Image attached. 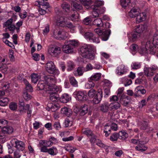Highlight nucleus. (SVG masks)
<instances>
[{
	"mask_svg": "<svg viewBox=\"0 0 158 158\" xmlns=\"http://www.w3.org/2000/svg\"><path fill=\"white\" fill-rule=\"evenodd\" d=\"M158 48V35L155 34L152 39H148L146 42H142L139 50V53L142 55H145L148 53L154 54L155 48Z\"/></svg>",
	"mask_w": 158,
	"mask_h": 158,
	"instance_id": "nucleus-1",
	"label": "nucleus"
},
{
	"mask_svg": "<svg viewBox=\"0 0 158 158\" xmlns=\"http://www.w3.org/2000/svg\"><path fill=\"white\" fill-rule=\"evenodd\" d=\"M37 87L40 90H44L47 92H49V91L51 89L54 91H58L59 90V88L57 86L54 85L51 86L49 84H47L45 82V79L44 80L39 81L37 85Z\"/></svg>",
	"mask_w": 158,
	"mask_h": 158,
	"instance_id": "nucleus-2",
	"label": "nucleus"
},
{
	"mask_svg": "<svg viewBox=\"0 0 158 158\" xmlns=\"http://www.w3.org/2000/svg\"><path fill=\"white\" fill-rule=\"evenodd\" d=\"M41 152L47 153L51 156H55L58 153V150L56 147L52 146L47 148L46 147H41L40 148Z\"/></svg>",
	"mask_w": 158,
	"mask_h": 158,
	"instance_id": "nucleus-3",
	"label": "nucleus"
},
{
	"mask_svg": "<svg viewBox=\"0 0 158 158\" xmlns=\"http://www.w3.org/2000/svg\"><path fill=\"white\" fill-rule=\"evenodd\" d=\"M94 31L99 36H101V39L103 41H106L108 39L109 35L111 32L110 30L109 29L102 32V31L98 28L95 29Z\"/></svg>",
	"mask_w": 158,
	"mask_h": 158,
	"instance_id": "nucleus-4",
	"label": "nucleus"
},
{
	"mask_svg": "<svg viewBox=\"0 0 158 158\" xmlns=\"http://www.w3.org/2000/svg\"><path fill=\"white\" fill-rule=\"evenodd\" d=\"M45 67L47 71L50 73H56V75L59 73V71L56 70L54 64L52 61L48 62L46 64Z\"/></svg>",
	"mask_w": 158,
	"mask_h": 158,
	"instance_id": "nucleus-5",
	"label": "nucleus"
},
{
	"mask_svg": "<svg viewBox=\"0 0 158 158\" xmlns=\"http://www.w3.org/2000/svg\"><path fill=\"white\" fill-rule=\"evenodd\" d=\"M11 143L13 144V146L19 150L22 151L25 148V144L23 141H19L16 139H14L11 140Z\"/></svg>",
	"mask_w": 158,
	"mask_h": 158,
	"instance_id": "nucleus-6",
	"label": "nucleus"
},
{
	"mask_svg": "<svg viewBox=\"0 0 158 158\" xmlns=\"http://www.w3.org/2000/svg\"><path fill=\"white\" fill-rule=\"evenodd\" d=\"M48 52L52 56L56 57L61 53V49L58 46L51 47L49 48Z\"/></svg>",
	"mask_w": 158,
	"mask_h": 158,
	"instance_id": "nucleus-7",
	"label": "nucleus"
},
{
	"mask_svg": "<svg viewBox=\"0 0 158 158\" xmlns=\"http://www.w3.org/2000/svg\"><path fill=\"white\" fill-rule=\"evenodd\" d=\"M84 35L85 39L89 40L90 41L96 43H98L100 42L98 38L94 37L93 34L91 32H85Z\"/></svg>",
	"mask_w": 158,
	"mask_h": 158,
	"instance_id": "nucleus-8",
	"label": "nucleus"
},
{
	"mask_svg": "<svg viewBox=\"0 0 158 158\" xmlns=\"http://www.w3.org/2000/svg\"><path fill=\"white\" fill-rule=\"evenodd\" d=\"M93 48L90 45L84 44L80 48V52L81 55L82 56L84 54H86L88 52H91Z\"/></svg>",
	"mask_w": 158,
	"mask_h": 158,
	"instance_id": "nucleus-9",
	"label": "nucleus"
},
{
	"mask_svg": "<svg viewBox=\"0 0 158 158\" xmlns=\"http://www.w3.org/2000/svg\"><path fill=\"white\" fill-rule=\"evenodd\" d=\"M57 23L61 27H70L72 26L71 23L67 22L66 21V19L64 17H61L58 18L57 20Z\"/></svg>",
	"mask_w": 158,
	"mask_h": 158,
	"instance_id": "nucleus-10",
	"label": "nucleus"
},
{
	"mask_svg": "<svg viewBox=\"0 0 158 158\" xmlns=\"http://www.w3.org/2000/svg\"><path fill=\"white\" fill-rule=\"evenodd\" d=\"M58 91H54L51 89L49 92H47L50 94L49 96L50 99L52 102H57L59 99V95L56 94V92Z\"/></svg>",
	"mask_w": 158,
	"mask_h": 158,
	"instance_id": "nucleus-11",
	"label": "nucleus"
},
{
	"mask_svg": "<svg viewBox=\"0 0 158 158\" xmlns=\"http://www.w3.org/2000/svg\"><path fill=\"white\" fill-rule=\"evenodd\" d=\"M44 79H45V82L47 84H49V85L51 86H53L54 85L56 86L55 85V84L56 82V80L54 76H45Z\"/></svg>",
	"mask_w": 158,
	"mask_h": 158,
	"instance_id": "nucleus-12",
	"label": "nucleus"
},
{
	"mask_svg": "<svg viewBox=\"0 0 158 158\" xmlns=\"http://www.w3.org/2000/svg\"><path fill=\"white\" fill-rule=\"evenodd\" d=\"M62 50L64 53L66 54L72 53L74 51L73 47L67 41L66 42V44L63 46Z\"/></svg>",
	"mask_w": 158,
	"mask_h": 158,
	"instance_id": "nucleus-13",
	"label": "nucleus"
},
{
	"mask_svg": "<svg viewBox=\"0 0 158 158\" xmlns=\"http://www.w3.org/2000/svg\"><path fill=\"white\" fill-rule=\"evenodd\" d=\"M140 12V10L138 7L132 8L128 13L130 17L134 18L136 17Z\"/></svg>",
	"mask_w": 158,
	"mask_h": 158,
	"instance_id": "nucleus-14",
	"label": "nucleus"
},
{
	"mask_svg": "<svg viewBox=\"0 0 158 158\" xmlns=\"http://www.w3.org/2000/svg\"><path fill=\"white\" fill-rule=\"evenodd\" d=\"M102 97V92L100 89H98L97 94L93 100L94 103L97 104L101 101Z\"/></svg>",
	"mask_w": 158,
	"mask_h": 158,
	"instance_id": "nucleus-15",
	"label": "nucleus"
},
{
	"mask_svg": "<svg viewBox=\"0 0 158 158\" xmlns=\"http://www.w3.org/2000/svg\"><path fill=\"white\" fill-rule=\"evenodd\" d=\"M146 92V90L141 86L137 87L134 90V95L135 97L140 96V94H144Z\"/></svg>",
	"mask_w": 158,
	"mask_h": 158,
	"instance_id": "nucleus-16",
	"label": "nucleus"
},
{
	"mask_svg": "<svg viewBox=\"0 0 158 158\" xmlns=\"http://www.w3.org/2000/svg\"><path fill=\"white\" fill-rule=\"evenodd\" d=\"M131 98L127 96L122 94L120 98V100L122 104L125 106H128L130 102Z\"/></svg>",
	"mask_w": 158,
	"mask_h": 158,
	"instance_id": "nucleus-17",
	"label": "nucleus"
},
{
	"mask_svg": "<svg viewBox=\"0 0 158 158\" xmlns=\"http://www.w3.org/2000/svg\"><path fill=\"white\" fill-rule=\"evenodd\" d=\"M128 41L130 42H134L136 41L140 37V35L135 31L133 33L127 35Z\"/></svg>",
	"mask_w": 158,
	"mask_h": 158,
	"instance_id": "nucleus-18",
	"label": "nucleus"
},
{
	"mask_svg": "<svg viewBox=\"0 0 158 158\" xmlns=\"http://www.w3.org/2000/svg\"><path fill=\"white\" fill-rule=\"evenodd\" d=\"M127 72V68L123 64L119 66L117 68L116 73L117 74L122 75L125 73Z\"/></svg>",
	"mask_w": 158,
	"mask_h": 158,
	"instance_id": "nucleus-19",
	"label": "nucleus"
},
{
	"mask_svg": "<svg viewBox=\"0 0 158 158\" xmlns=\"http://www.w3.org/2000/svg\"><path fill=\"white\" fill-rule=\"evenodd\" d=\"M147 28L148 26L145 24L138 25L135 28V31L140 35V34L143 31H147Z\"/></svg>",
	"mask_w": 158,
	"mask_h": 158,
	"instance_id": "nucleus-20",
	"label": "nucleus"
},
{
	"mask_svg": "<svg viewBox=\"0 0 158 158\" xmlns=\"http://www.w3.org/2000/svg\"><path fill=\"white\" fill-rule=\"evenodd\" d=\"M80 1L86 9H92L91 5L93 2L91 0H80Z\"/></svg>",
	"mask_w": 158,
	"mask_h": 158,
	"instance_id": "nucleus-21",
	"label": "nucleus"
},
{
	"mask_svg": "<svg viewBox=\"0 0 158 158\" xmlns=\"http://www.w3.org/2000/svg\"><path fill=\"white\" fill-rule=\"evenodd\" d=\"M142 141H139L138 145L136 146L135 148L136 150L141 152H144L147 149V148L144 145V143H143Z\"/></svg>",
	"mask_w": 158,
	"mask_h": 158,
	"instance_id": "nucleus-22",
	"label": "nucleus"
},
{
	"mask_svg": "<svg viewBox=\"0 0 158 158\" xmlns=\"http://www.w3.org/2000/svg\"><path fill=\"white\" fill-rule=\"evenodd\" d=\"M147 16V12L144 11L141 13L139 12L137 16V19L139 20V22L144 21L146 19Z\"/></svg>",
	"mask_w": 158,
	"mask_h": 158,
	"instance_id": "nucleus-23",
	"label": "nucleus"
},
{
	"mask_svg": "<svg viewBox=\"0 0 158 158\" xmlns=\"http://www.w3.org/2000/svg\"><path fill=\"white\" fill-rule=\"evenodd\" d=\"M71 99V97L69 94H63L60 98V101L63 103H66L68 102Z\"/></svg>",
	"mask_w": 158,
	"mask_h": 158,
	"instance_id": "nucleus-24",
	"label": "nucleus"
},
{
	"mask_svg": "<svg viewBox=\"0 0 158 158\" xmlns=\"http://www.w3.org/2000/svg\"><path fill=\"white\" fill-rule=\"evenodd\" d=\"M109 110H114L120 108L121 105L120 103L117 102L111 103L109 104Z\"/></svg>",
	"mask_w": 158,
	"mask_h": 158,
	"instance_id": "nucleus-25",
	"label": "nucleus"
},
{
	"mask_svg": "<svg viewBox=\"0 0 158 158\" xmlns=\"http://www.w3.org/2000/svg\"><path fill=\"white\" fill-rule=\"evenodd\" d=\"M109 104L108 102H105L101 104L100 110L103 112H107L109 109Z\"/></svg>",
	"mask_w": 158,
	"mask_h": 158,
	"instance_id": "nucleus-26",
	"label": "nucleus"
},
{
	"mask_svg": "<svg viewBox=\"0 0 158 158\" xmlns=\"http://www.w3.org/2000/svg\"><path fill=\"white\" fill-rule=\"evenodd\" d=\"M61 112L63 114L69 117L72 114V111L70 109L64 107L61 109Z\"/></svg>",
	"mask_w": 158,
	"mask_h": 158,
	"instance_id": "nucleus-27",
	"label": "nucleus"
},
{
	"mask_svg": "<svg viewBox=\"0 0 158 158\" xmlns=\"http://www.w3.org/2000/svg\"><path fill=\"white\" fill-rule=\"evenodd\" d=\"M31 82L34 84H36L40 77V75L38 73H32L31 75Z\"/></svg>",
	"mask_w": 158,
	"mask_h": 158,
	"instance_id": "nucleus-28",
	"label": "nucleus"
},
{
	"mask_svg": "<svg viewBox=\"0 0 158 158\" xmlns=\"http://www.w3.org/2000/svg\"><path fill=\"white\" fill-rule=\"evenodd\" d=\"M13 131V128L10 126H6L3 127L2 129V132L5 133H6L8 134L11 133Z\"/></svg>",
	"mask_w": 158,
	"mask_h": 158,
	"instance_id": "nucleus-29",
	"label": "nucleus"
},
{
	"mask_svg": "<svg viewBox=\"0 0 158 158\" xmlns=\"http://www.w3.org/2000/svg\"><path fill=\"white\" fill-rule=\"evenodd\" d=\"M88 106L86 104L81 106L80 109V115H83L86 114L88 112Z\"/></svg>",
	"mask_w": 158,
	"mask_h": 158,
	"instance_id": "nucleus-30",
	"label": "nucleus"
},
{
	"mask_svg": "<svg viewBox=\"0 0 158 158\" xmlns=\"http://www.w3.org/2000/svg\"><path fill=\"white\" fill-rule=\"evenodd\" d=\"M10 101V99L6 97L0 99V106H6Z\"/></svg>",
	"mask_w": 158,
	"mask_h": 158,
	"instance_id": "nucleus-31",
	"label": "nucleus"
},
{
	"mask_svg": "<svg viewBox=\"0 0 158 158\" xmlns=\"http://www.w3.org/2000/svg\"><path fill=\"white\" fill-rule=\"evenodd\" d=\"M119 138L122 140L126 139L128 137V134L124 130H122L118 134Z\"/></svg>",
	"mask_w": 158,
	"mask_h": 158,
	"instance_id": "nucleus-32",
	"label": "nucleus"
},
{
	"mask_svg": "<svg viewBox=\"0 0 158 158\" xmlns=\"http://www.w3.org/2000/svg\"><path fill=\"white\" fill-rule=\"evenodd\" d=\"M141 47V46L140 47ZM138 45L135 44H132L130 47V49L131 52L133 55H135L138 51L139 52V50H138Z\"/></svg>",
	"mask_w": 158,
	"mask_h": 158,
	"instance_id": "nucleus-33",
	"label": "nucleus"
},
{
	"mask_svg": "<svg viewBox=\"0 0 158 158\" xmlns=\"http://www.w3.org/2000/svg\"><path fill=\"white\" fill-rule=\"evenodd\" d=\"M86 70L83 67H80V76L82 75L83 73L92 69V66L90 64H88L86 66Z\"/></svg>",
	"mask_w": 158,
	"mask_h": 158,
	"instance_id": "nucleus-34",
	"label": "nucleus"
},
{
	"mask_svg": "<svg viewBox=\"0 0 158 158\" xmlns=\"http://www.w3.org/2000/svg\"><path fill=\"white\" fill-rule=\"evenodd\" d=\"M40 144L41 145L43 146L42 147H46V148L52 146L49 139L48 140H41L40 142Z\"/></svg>",
	"mask_w": 158,
	"mask_h": 158,
	"instance_id": "nucleus-35",
	"label": "nucleus"
},
{
	"mask_svg": "<svg viewBox=\"0 0 158 158\" xmlns=\"http://www.w3.org/2000/svg\"><path fill=\"white\" fill-rule=\"evenodd\" d=\"M93 24L98 27H101L103 25V23L102 19L100 18L95 19L93 22Z\"/></svg>",
	"mask_w": 158,
	"mask_h": 158,
	"instance_id": "nucleus-36",
	"label": "nucleus"
},
{
	"mask_svg": "<svg viewBox=\"0 0 158 158\" xmlns=\"http://www.w3.org/2000/svg\"><path fill=\"white\" fill-rule=\"evenodd\" d=\"M60 29H54L52 34V36L58 40L60 34Z\"/></svg>",
	"mask_w": 158,
	"mask_h": 158,
	"instance_id": "nucleus-37",
	"label": "nucleus"
},
{
	"mask_svg": "<svg viewBox=\"0 0 158 158\" xmlns=\"http://www.w3.org/2000/svg\"><path fill=\"white\" fill-rule=\"evenodd\" d=\"M82 57L84 58L88 59L90 60H93L95 57V55L94 54L91 53V52H88L86 54H84Z\"/></svg>",
	"mask_w": 158,
	"mask_h": 158,
	"instance_id": "nucleus-38",
	"label": "nucleus"
},
{
	"mask_svg": "<svg viewBox=\"0 0 158 158\" xmlns=\"http://www.w3.org/2000/svg\"><path fill=\"white\" fill-rule=\"evenodd\" d=\"M68 37L67 32L60 30V34L58 40H61L66 39Z\"/></svg>",
	"mask_w": 158,
	"mask_h": 158,
	"instance_id": "nucleus-39",
	"label": "nucleus"
},
{
	"mask_svg": "<svg viewBox=\"0 0 158 158\" xmlns=\"http://www.w3.org/2000/svg\"><path fill=\"white\" fill-rule=\"evenodd\" d=\"M72 47L76 48L78 46L79 44L78 40H70L67 41Z\"/></svg>",
	"mask_w": 158,
	"mask_h": 158,
	"instance_id": "nucleus-40",
	"label": "nucleus"
},
{
	"mask_svg": "<svg viewBox=\"0 0 158 158\" xmlns=\"http://www.w3.org/2000/svg\"><path fill=\"white\" fill-rule=\"evenodd\" d=\"M0 68V70L5 74H7L10 71L8 66L6 64H3Z\"/></svg>",
	"mask_w": 158,
	"mask_h": 158,
	"instance_id": "nucleus-41",
	"label": "nucleus"
},
{
	"mask_svg": "<svg viewBox=\"0 0 158 158\" xmlns=\"http://www.w3.org/2000/svg\"><path fill=\"white\" fill-rule=\"evenodd\" d=\"M104 4V2L103 1H97L95 2L94 5L91 6L92 9H96V8L100 7L101 6H102Z\"/></svg>",
	"mask_w": 158,
	"mask_h": 158,
	"instance_id": "nucleus-42",
	"label": "nucleus"
},
{
	"mask_svg": "<svg viewBox=\"0 0 158 158\" xmlns=\"http://www.w3.org/2000/svg\"><path fill=\"white\" fill-rule=\"evenodd\" d=\"M101 74L100 73H96L90 77L91 80L97 81L101 77Z\"/></svg>",
	"mask_w": 158,
	"mask_h": 158,
	"instance_id": "nucleus-43",
	"label": "nucleus"
},
{
	"mask_svg": "<svg viewBox=\"0 0 158 158\" xmlns=\"http://www.w3.org/2000/svg\"><path fill=\"white\" fill-rule=\"evenodd\" d=\"M70 118V117H68L65 120L64 124L65 127H71L72 126L73 122Z\"/></svg>",
	"mask_w": 158,
	"mask_h": 158,
	"instance_id": "nucleus-44",
	"label": "nucleus"
},
{
	"mask_svg": "<svg viewBox=\"0 0 158 158\" xmlns=\"http://www.w3.org/2000/svg\"><path fill=\"white\" fill-rule=\"evenodd\" d=\"M144 71L145 74L147 76H152L153 75L151 67L148 68L145 67L144 68Z\"/></svg>",
	"mask_w": 158,
	"mask_h": 158,
	"instance_id": "nucleus-45",
	"label": "nucleus"
},
{
	"mask_svg": "<svg viewBox=\"0 0 158 158\" xmlns=\"http://www.w3.org/2000/svg\"><path fill=\"white\" fill-rule=\"evenodd\" d=\"M87 97V93L85 92L80 91V100H86Z\"/></svg>",
	"mask_w": 158,
	"mask_h": 158,
	"instance_id": "nucleus-46",
	"label": "nucleus"
},
{
	"mask_svg": "<svg viewBox=\"0 0 158 158\" xmlns=\"http://www.w3.org/2000/svg\"><path fill=\"white\" fill-rule=\"evenodd\" d=\"M122 81L125 86L130 85L132 83L131 80V79H128L127 77L123 78Z\"/></svg>",
	"mask_w": 158,
	"mask_h": 158,
	"instance_id": "nucleus-47",
	"label": "nucleus"
},
{
	"mask_svg": "<svg viewBox=\"0 0 158 158\" xmlns=\"http://www.w3.org/2000/svg\"><path fill=\"white\" fill-rule=\"evenodd\" d=\"M82 132L84 134L87 135L89 137L93 136L94 134L91 130L88 129H83L82 131Z\"/></svg>",
	"mask_w": 158,
	"mask_h": 158,
	"instance_id": "nucleus-48",
	"label": "nucleus"
},
{
	"mask_svg": "<svg viewBox=\"0 0 158 158\" xmlns=\"http://www.w3.org/2000/svg\"><path fill=\"white\" fill-rule=\"evenodd\" d=\"M62 9L66 12H68L70 9V6L66 2H64L61 5Z\"/></svg>",
	"mask_w": 158,
	"mask_h": 158,
	"instance_id": "nucleus-49",
	"label": "nucleus"
},
{
	"mask_svg": "<svg viewBox=\"0 0 158 158\" xmlns=\"http://www.w3.org/2000/svg\"><path fill=\"white\" fill-rule=\"evenodd\" d=\"M67 70L68 71H70L73 69L75 67L74 63L71 61H69L67 62Z\"/></svg>",
	"mask_w": 158,
	"mask_h": 158,
	"instance_id": "nucleus-50",
	"label": "nucleus"
},
{
	"mask_svg": "<svg viewBox=\"0 0 158 158\" xmlns=\"http://www.w3.org/2000/svg\"><path fill=\"white\" fill-rule=\"evenodd\" d=\"M96 91L94 89H91L89 90L88 93V96L90 98H92L96 96Z\"/></svg>",
	"mask_w": 158,
	"mask_h": 158,
	"instance_id": "nucleus-51",
	"label": "nucleus"
},
{
	"mask_svg": "<svg viewBox=\"0 0 158 158\" xmlns=\"http://www.w3.org/2000/svg\"><path fill=\"white\" fill-rule=\"evenodd\" d=\"M118 138H119L118 134L114 132L110 136V139L112 141H116Z\"/></svg>",
	"mask_w": 158,
	"mask_h": 158,
	"instance_id": "nucleus-52",
	"label": "nucleus"
},
{
	"mask_svg": "<svg viewBox=\"0 0 158 158\" xmlns=\"http://www.w3.org/2000/svg\"><path fill=\"white\" fill-rule=\"evenodd\" d=\"M94 83L92 80H89L88 82L85 84V87L87 89H90L94 86Z\"/></svg>",
	"mask_w": 158,
	"mask_h": 158,
	"instance_id": "nucleus-53",
	"label": "nucleus"
},
{
	"mask_svg": "<svg viewBox=\"0 0 158 158\" xmlns=\"http://www.w3.org/2000/svg\"><path fill=\"white\" fill-rule=\"evenodd\" d=\"M9 107L11 110H15L17 109V105L15 102H11L10 104Z\"/></svg>",
	"mask_w": 158,
	"mask_h": 158,
	"instance_id": "nucleus-54",
	"label": "nucleus"
},
{
	"mask_svg": "<svg viewBox=\"0 0 158 158\" xmlns=\"http://www.w3.org/2000/svg\"><path fill=\"white\" fill-rule=\"evenodd\" d=\"M52 145L53 144H56L58 143V140L53 137H51L49 139Z\"/></svg>",
	"mask_w": 158,
	"mask_h": 158,
	"instance_id": "nucleus-55",
	"label": "nucleus"
},
{
	"mask_svg": "<svg viewBox=\"0 0 158 158\" xmlns=\"http://www.w3.org/2000/svg\"><path fill=\"white\" fill-rule=\"evenodd\" d=\"M70 82L74 86H78L77 82L74 77H71L70 79Z\"/></svg>",
	"mask_w": 158,
	"mask_h": 158,
	"instance_id": "nucleus-56",
	"label": "nucleus"
},
{
	"mask_svg": "<svg viewBox=\"0 0 158 158\" xmlns=\"http://www.w3.org/2000/svg\"><path fill=\"white\" fill-rule=\"evenodd\" d=\"M94 9L98 11L99 15L103 14L105 11V8L104 7H99Z\"/></svg>",
	"mask_w": 158,
	"mask_h": 158,
	"instance_id": "nucleus-57",
	"label": "nucleus"
},
{
	"mask_svg": "<svg viewBox=\"0 0 158 158\" xmlns=\"http://www.w3.org/2000/svg\"><path fill=\"white\" fill-rule=\"evenodd\" d=\"M96 144L98 146L101 148L106 149L107 148H108V146L107 145L104 144L102 143L101 141L100 140H98V141L96 143Z\"/></svg>",
	"mask_w": 158,
	"mask_h": 158,
	"instance_id": "nucleus-58",
	"label": "nucleus"
},
{
	"mask_svg": "<svg viewBox=\"0 0 158 158\" xmlns=\"http://www.w3.org/2000/svg\"><path fill=\"white\" fill-rule=\"evenodd\" d=\"M141 67V64L140 63L137 62H133L131 64L132 69H138Z\"/></svg>",
	"mask_w": 158,
	"mask_h": 158,
	"instance_id": "nucleus-59",
	"label": "nucleus"
},
{
	"mask_svg": "<svg viewBox=\"0 0 158 158\" xmlns=\"http://www.w3.org/2000/svg\"><path fill=\"white\" fill-rule=\"evenodd\" d=\"M23 96L24 99L27 100L28 101L31 99L32 98V96L29 94L27 92L23 93Z\"/></svg>",
	"mask_w": 158,
	"mask_h": 158,
	"instance_id": "nucleus-60",
	"label": "nucleus"
},
{
	"mask_svg": "<svg viewBox=\"0 0 158 158\" xmlns=\"http://www.w3.org/2000/svg\"><path fill=\"white\" fill-rule=\"evenodd\" d=\"M148 123L147 121H143L141 123L140 128L142 129L145 130L147 128Z\"/></svg>",
	"mask_w": 158,
	"mask_h": 158,
	"instance_id": "nucleus-61",
	"label": "nucleus"
},
{
	"mask_svg": "<svg viewBox=\"0 0 158 158\" xmlns=\"http://www.w3.org/2000/svg\"><path fill=\"white\" fill-rule=\"evenodd\" d=\"M76 13L77 14L74 13L71 16V19L73 21H77L78 20L79 15L78 12H76Z\"/></svg>",
	"mask_w": 158,
	"mask_h": 158,
	"instance_id": "nucleus-62",
	"label": "nucleus"
},
{
	"mask_svg": "<svg viewBox=\"0 0 158 158\" xmlns=\"http://www.w3.org/2000/svg\"><path fill=\"white\" fill-rule=\"evenodd\" d=\"M65 150L69 152L73 153L76 150V149L74 147L71 146H67L65 148Z\"/></svg>",
	"mask_w": 158,
	"mask_h": 158,
	"instance_id": "nucleus-63",
	"label": "nucleus"
},
{
	"mask_svg": "<svg viewBox=\"0 0 158 158\" xmlns=\"http://www.w3.org/2000/svg\"><path fill=\"white\" fill-rule=\"evenodd\" d=\"M21 156V154L19 151H16L14 152L13 156L14 158H20Z\"/></svg>",
	"mask_w": 158,
	"mask_h": 158,
	"instance_id": "nucleus-64",
	"label": "nucleus"
}]
</instances>
